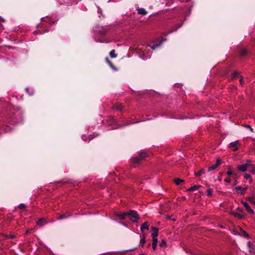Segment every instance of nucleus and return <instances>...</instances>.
<instances>
[{
    "label": "nucleus",
    "instance_id": "obj_23",
    "mask_svg": "<svg viewBox=\"0 0 255 255\" xmlns=\"http://www.w3.org/2000/svg\"><path fill=\"white\" fill-rule=\"evenodd\" d=\"M248 200L251 203H252L253 204H254V205H255V199H254L252 197H249L248 198Z\"/></svg>",
    "mask_w": 255,
    "mask_h": 255
},
{
    "label": "nucleus",
    "instance_id": "obj_29",
    "mask_svg": "<svg viewBox=\"0 0 255 255\" xmlns=\"http://www.w3.org/2000/svg\"><path fill=\"white\" fill-rule=\"evenodd\" d=\"M115 108L119 110H122L123 109V107L121 105H116Z\"/></svg>",
    "mask_w": 255,
    "mask_h": 255
},
{
    "label": "nucleus",
    "instance_id": "obj_20",
    "mask_svg": "<svg viewBox=\"0 0 255 255\" xmlns=\"http://www.w3.org/2000/svg\"><path fill=\"white\" fill-rule=\"evenodd\" d=\"M174 181L175 182V183L177 185H179L181 183H183L184 182V180H182V179H180L179 178H175L174 179Z\"/></svg>",
    "mask_w": 255,
    "mask_h": 255
},
{
    "label": "nucleus",
    "instance_id": "obj_39",
    "mask_svg": "<svg viewBox=\"0 0 255 255\" xmlns=\"http://www.w3.org/2000/svg\"><path fill=\"white\" fill-rule=\"evenodd\" d=\"M6 237L9 238H13V236L12 235H7Z\"/></svg>",
    "mask_w": 255,
    "mask_h": 255
},
{
    "label": "nucleus",
    "instance_id": "obj_41",
    "mask_svg": "<svg viewBox=\"0 0 255 255\" xmlns=\"http://www.w3.org/2000/svg\"><path fill=\"white\" fill-rule=\"evenodd\" d=\"M238 210L240 211H242V210H241L240 208H238Z\"/></svg>",
    "mask_w": 255,
    "mask_h": 255
},
{
    "label": "nucleus",
    "instance_id": "obj_33",
    "mask_svg": "<svg viewBox=\"0 0 255 255\" xmlns=\"http://www.w3.org/2000/svg\"><path fill=\"white\" fill-rule=\"evenodd\" d=\"M226 173L229 176H231V175H233V172L232 171H227Z\"/></svg>",
    "mask_w": 255,
    "mask_h": 255
},
{
    "label": "nucleus",
    "instance_id": "obj_44",
    "mask_svg": "<svg viewBox=\"0 0 255 255\" xmlns=\"http://www.w3.org/2000/svg\"><path fill=\"white\" fill-rule=\"evenodd\" d=\"M0 21H2V18H1V17L0 16Z\"/></svg>",
    "mask_w": 255,
    "mask_h": 255
},
{
    "label": "nucleus",
    "instance_id": "obj_4",
    "mask_svg": "<svg viewBox=\"0 0 255 255\" xmlns=\"http://www.w3.org/2000/svg\"><path fill=\"white\" fill-rule=\"evenodd\" d=\"M147 157V153L143 150L140 152L139 156L138 157H135L133 158V162L134 163H138L139 161L144 159Z\"/></svg>",
    "mask_w": 255,
    "mask_h": 255
},
{
    "label": "nucleus",
    "instance_id": "obj_15",
    "mask_svg": "<svg viewBox=\"0 0 255 255\" xmlns=\"http://www.w3.org/2000/svg\"><path fill=\"white\" fill-rule=\"evenodd\" d=\"M138 13L141 15H144L147 14V11L143 8H140L137 9Z\"/></svg>",
    "mask_w": 255,
    "mask_h": 255
},
{
    "label": "nucleus",
    "instance_id": "obj_10",
    "mask_svg": "<svg viewBox=\"0 0 255 255\" xmlns=\"http://www.w3.org/2000/svg\"><path fill=\"white\" fill-rule=\"evenodd\" d=\"M235 189L237 191H240L241 194L243 195L246 192V191L248 189V187H247V186L244 187V188L241 186H237L236 187Z\"/></svg>",
    "mask_w": 255,
    "mask_h": 255
},
{
    "label": "nucleus",
    "instance_id": "obj_19",
    "mask_svg": "<svg viewBox=\"0 0 255 255\" xmlns=\"http://www.w3.org/2000/svg\"><path fill=\"white\" fill-rule=\"evenodd\" d=\"M232 214L235 217H237L240 219H242L244 218V216L239 214V213H236V212H232Z\"/></svg>",
    "mask_w": 255,
    "mask_h": 255
},
{
    "label": "nucleus",
    "instance_id": "obj_45",
    "mask_svg": "<svg viewBox=\"0 0 255 255\" xmlns=\"http://www.w3.org/2000/svg\"><path fill=\"white\" fill-rule=\"evenodd\" d=\"M29 233V231H26V233Z\"/></svg>",
    "mask_w": 255,
    "mask_h": 255
},
{
    "label": "nucleus",
    "instance_id": "obj_12",
    "mask_svg": "<svg viewBox=\"0 0 255 255\" xmlns=\"http://www.w3.org/2000/svg\"><path fill=\"white\" fill-rule=\"evenodd\" d=\"M36 223L38 225L42 226L46 223V221L45 219L41 218L39 219Z\"/></svg>",
    "mask_w": 255,
    "mask_h": 255
},
{
    "label": "nucleus",
    "instance_id": "obj_27",
    "mask_svg": "<svg viewBox=\"0 0 255 255\" xmlns=\"http://www.w3.org/2000/svg\"><path fill=\"white\" fill-rule=\"evenodd\" d=\"M25 207L26 206L23 203H21L18 205V208L20 209H24V208H25Z\"/></svg>",
    "mask_w": 255,
    "mask_h": 255
},
{
    "label": "nucleus",
    "instance_id": "obj_5",
    "mask_svg": "<svg viewBox=\"0 0 255 255\" xmlns=\"http://www.w3.org/2000/svg\"><path fill=\"white\" fill-rule=\"evenodd\" d=\"M247 246L249 250V252L253 254L254 255H255V245L252 243L251 242H248L247 243Z\"/></svg>",
    "mask_w": 255,
    "mask_h": 255
},
{
    "label": "nucleus",
    "instance_id": "obj_42",
    "mask_svg": "<svg viewBox=\"0 0 255 255\" xmlns=\"http://www.w3.org/2000/svg\"><path fill=\"white\" fill-rule=\"evenodd\" d=\"M100 28V27H95V29H96V28ZM95 31H97V30H96V29H95Z\"/></svg>",
    "mask_w": 255,
    "mask_h": 255
},
{
    "label": "nucleus",
    "instance_id": "obj_24",
    "mask_svg": "<svg viewBox=\"0 0 255 255\" xmlns=\"http://www.w3.org/2000/svg\"><path fill=\"white\" fill-rule=\"evenodd\" d=\"M239 75V73L237 71L234 72L231 75L232 78L234 79L238 75Z\"/></svg>",
    "mask_w": 255,
    "mask_h": 255
},
{
    "label": "nucleus",
    "instance_id": "obj_2",
    "mask_svg": "<svg viewBox=\"0 0 255 255\" xmlns=\"http://www.w3.org/2000/svg\"><path fill=\"white\" fill-rule=\"evenodd\" d=\"M130 220L134 223H137L139 219V215L136 211L134 210H130L128 212V216Z\"/></svg>",
    "mask_w": 255,
    "mask_h": 255
},
{
    "label": "nucleus",
    "instance_id": "obj_32",
    "mask_svg": "<svg viewBox=\"0 0 255 255\" xmlns=\"http://www.w3.org/2000/svg\"><path fill=\"white\" fill-rule=\"evenodd\" d=\"M66 218V217H65L64 215H60L59 217H58L57 220H60L63 219L64 218Z\"/></svg>",
    "mask_w": 255,
    "mask_h": 255
},
{
    "label": "nucleus",
    "instance_id": "obj_43",
    "mask_svg": "<svg viewBox=\"0 0 255 255\" xmlns=\"http://www.w3.org/2000/svg\"><path fill=\"white\" fill-rule=\"evenodd\" d=\"M28 90H29V89H28V88H26V91H27V92H28Z\"/></svg>",
    "mask_w": 255,
    "mask_h": 255
},
{
    "label": "nucleus",
    "instance_id": "obj_25",
    "mask_svg": "<svg viewBox=\"0 0 255 255\" xmlns=\"http://www.w3.org/2000/svg\"><path fill=\"white\" fill-rule=\"evenodd\" d=\"M166 246V243L164 240H162L160 243V246L161 247H165Z\"/></svg>",
    "mask_w": 255,
    "mask_h": 255
},
{
    "label": "nucleus",
    "instance_id": "obj_40",
    "mask_svg": "<svg viewBox=\"0 0 255 255\" xmlns=\"http://www.w3.org/2000/svg\"><path fill=\"white\" fill-rule=\"evenodd\" d=\"M84 137H85V136H84V135H82V139H83V140H85V139L84 138Z\"/></svg>",
    "mask_w": 255,
    "mask_h": 255
},
{
    "label": "nucleus",
    "instance_id": "obj_1",
    "mask_svg": "<svg viewBox=\"0 0 255 255\" xmlns=\"http://www.w3.org/2000/svg\"><path fill=\"white\" fill-rule=\"evenodd\" d=\"M253 167V165L251 163V161L250 160H248L247 161L246 163L238 165L237 167V168L238 170L244 172H246L249 167Z\"/></svg>",
    "mask_w": 255,
    "mask_h": 255
},
{
    "label": "nucleus",
    "instance_id": "obj_36",
    "mask_svg": "<svg viewBox=\"0 0 255 255\" xmlns=\"http://www.w3.org/2000/svg\"><path fill=\"white\" fill-rule=\"evenodd\" d=\"M243 235L245 237H249V235L245 231H243Z\"/></svg>",
    "mask_w": 255,
    "mask_h": 255
},
{
    "label": "nucleus",
    "instance_id": "obj_7",
    "mask_svg": "<svg viewBox=\"0 0 255 255\" xmlns=\"http://www.w3.org/2000/svg\"><path fill=\"white\" fill-rule=\"evenodd\" d=\"M242 204L245 207L246 210L250 213H251L252 215L255 214L254 211L250 207V206L249 205L248 203L246 202H242Z\"/></svg>",
    "mask_w": 255,
    "mask_h": 255
},
{
    "label": "nucleus",
    "instance_id": "obj_22",
    "mask_svg": "<svg viewBox=\"0 0 255 255\" xmlns=\"http://www.w3.org/2000/svg\"><path fill=\"white\" fill-rule=\"evenodd\" d=\"M244 176H245V178L247 180H248V179L250 180V183H251L252 182L253 179H252V177H251V175L250 174H249L248 173H246V174H245Z\"/></svg>",
    "mask_w": 255,
    "mask_h": 255
},
{
    "label": "nucleus",
    "instance_id": "obj_18",
    "mask_svg": "<svg viewBox=\"0 0 255 255\" xmlns=\"http://www.w3.org/2000/svg\"><path fill=\"white\" fill-rule=\"evenodd\" d=\"M205 173V170L204 169H201L199 171L195 172L194 175L196 176H200L202 175V174H204Z\"/></svg>",
    "mask_w": 255,
    "mask_h": 255
},
{
    "label": "nucleus",
    "instance_id": "obj_13",
    "mask_svg": "<svg viewBox=\"0 0 255 255\" xmlns=\"http://www.w3.org/2000/svg\"><path fill=\"white\" fill-rule=\"evenodd\" d=\"M121 220H124L128 216V212L117 215Z\"/></svg>",
    "mask_w": 255,
    "mask_h": 255
},
{
    "label": "nucleus",
    "instance_id": "obj_35",
    "mask_svg": "<svg viewBox=\"0 0 255 255\" xmlns=\"http://www.w3.org/2000/svg\"><path fill=\"white\" fill-rule=\"evenodd\" d=\"M250 172H251L252 173H253V174H255V168L254 167L250 171Z\"/></svg>",
    "mask_w": 255,
    "mask_h": 255
},
{
    "label": "nucleus",
    "instance_id": "obj_31",
    "mask_svg": "<svg viewBox=\"0 0 255 255\" xmlns=\"http://www.w3.org/2000/svg\"><path fill=\"white\" fill-rule=\"evenodd\" d=\"M140 243L142 244V246H143V245L145 244V240L144 238H142L140 239Z\"/></svg>",
    "mask_w": 255,
    "mask_h": 255
},
{
    "label": "nucleus",
    "instance_id": "obj_30",
    "mask_svg": "<svg viewBox=\"0 0 255 255\" xmlns=\"http://www.w3.org/2000/svg\"><path fill=\"white\" fill-rule=\"evenodd\" d=\"M245 127L248 128H249L252 132H254V129L253 128L250 126V125H246L245 126Z\"/></svg>",
    "mask_w": 255,
    "mask_h": 255
},
{
    "label": "nucleus",
    "instance_id": "obj_6",
    "mask_svg": "<svg viewBox=\"0 0 255 255\" xmlns=\"http://www.w3.org/2000/svg\"><path fill=\"white\" fill-rule=\"evenodd\" d=\"M221 163L220 159L218 158L216 160V163L209 167L208 171H211L216 169L221 164Z\"/></svg>",
    "mask_w": 255,
    "mask_h": 255
},
{
    "label": "nucleus",
    "instance_id": "obj_17",
    "mask_svg": "<svg viewBox=\"0 0 255 255\" xmlns=\"http://www.w3.org/2000/svg\"><path fill=\"white\" fill-rule=\"evenodd\" d=\"M157 242H158L157 239H152V249L153 250H155L156 249Z\"/></svg>",
    "mask_w": 255,
    "mask_h": 255
},
{
    "label": "nucleus",
    "instance_id": "obj_21",
    "mask_svg": "<svg viewBox=\"0 0 255 255\" xmlns=\"http://www.w3.org/2000/svg\"><path fill=\"white\" fill-rule=\"evenodd\" d=\"M110 56L112 58H115L117 57V54H116V52H115V50H112L110 52Z\"/></svg>",
    "mask_w": 255,
    "mask_h": 255
},
{
    "label": "nucleus",
    "instance_id": "obj_46",
    "mask_svg": "<svg viewBox=\"0 0 255 255\" xmlns=\"http://www.w3.org/2000/svg\"><path fill=\"white\" fill-rule=\"evenodd\" d=\"M139 255H144V254H141Z\"/></svg>",
    "mask_w": 255,
    "mask_h": 255
},
{
    "label": "nucleus",
    "instance_id": "obj_8",
    "mask_svg": "<svg viewBox=\"0 0 255 255\" xmlns=\"http://www.w3.org/2000/svg\"><path fill=\"white\" fill-rule=\"evenodd\" d=\"M152 233L151 234V236L153 239H157V237L158 235V229L156 227L152 228Z\"/></svg>",
    "mask_w": 255,
    "mask_h": 255
},
{
    "label": "nucleus",
    "instance_id": "obj_3",
    "mask_svg": "<svg viewBox=\"0 0 255 255\" xmlns=\"http://www.w3.org/2000/svg\"><path fill=\"white\" fill-rule=\"evenodd\" d=\"M241 145V143L239 140H237L235 141L230 142L228 145V147L233 151H237L238 150V147Z\"/></svg>",
    "mask_w": 255,
    "mask_h": 255
},
{
    "label": "nucleus",
    "instance_id": "obj_38",
    "mask_svg": "<svg viewBox=\"0 0 255 255\" xmlns=\"http://www.w3.org/2000/svg\"><path fill=\"white\" fill-rule=\"evenodd\" d=\"M243 83V78L241 77V79H240V83L241 85H242Z\"/></svg>",
    "mask_w": 255,
    "mask_h": 255
},
{
    "label": "nucleus",
    "instance_id": "obj_9",
    "mask_svg": "<svg viewBox=\"0 0 255 255\" xmlns=\"http://www.w3.org/2000/svg\"><path fill=\"white\" fill-rule=\"evenodd\" d=\"M165 40V39H162L158 43L156 44H150L149 46L150 47L151 49L154 50L156 48L159 47L161 45L162 43Z\"/></svg>",
    "mask_w": 255,
    "mask_h": 255
},
{
    "label": "nucleus",
    "instance_id": "obj_37",
    "mask_svg": "<svg viewBox=\"0 0 255 255\" xmlns=\"http://www.w3.org/2000/svg\"><path fill=\"white\" fill-rule=\"evenodd\" d=\"M100 33L102 35H104L106 33V31L105 30H102L101 32H100Z\"/></svg>",
    "mask_w": 255,
    "mask_h": 255
},
{
    "label": "nucleus",
    "instance_id": "obj_28",
    "mask_svg": "<svg viewBox=\"0 0 255 255\" xmlns=\"http://www.w3.org/2000/svg\"><path fill=\"white\" fill-rule=\"evenodd\" d=\"M247 53V51L246 49H243L241 52V56H244L246 55Z\"/></svg>",
    "mask_w": 255,
    "mask_h": 255
},
{
    "label": "nucleus",
    "instance_id": "obj_26",
    "mask_svg": "<svg viewBox=\"0 0 255 255\" xmlns=\"http://www.w3.org/2000/svg\"><path fill=\"white\" fill-rule=\"evenodd\" d=\"M206 192H207V195L208 196H211L212 194V190L210 188L208 189Z\"/></svg>",
    "mask_w": 255,
    "mask_h": 255
},
{
    "label": "nucleus",
    "instance_id": "obj_14",
    "mask_svg": "<svg viewBox=\"0 0 255 255\" xmlns=\"http://www.w3.org/2000/svg\"><path fill=\"white\" fill-rule=\"evenodd\" d=\"M200 185H194L193 186L191 187L190 188L187 189L188 191H193L199 189L200 188Z\"/></svg>",
    "mask_w": 255,
    "mask_h": 255
},
{
    "label": "nucleus",
    "instance_id": "obj_11",
    "mask_svg": "<svg viewBox=\"0 0 255 255\" xmlns=\"http://www.w3.org/2000/svg\"><path fill=\"white\" fill-rule=\"evenodd\" d=\"M149 226V224L148 222H144L143 224L141 225L140 227V230L142 232H144V230H148V228Z\"/></svg>",
    "mask_w": 255,
    "mask_h": 255
},
{
    "label": "nucleus",
    "instance_id": "obj_34",
    "mask_svg": "<svg viewBox=\"0 0 255 255\" xmlns=\"http://www.w3.org/2000/svg\"><path fill=\"white\" fill-rule=\"evenodd\" d=\"M225 182L227 183H230L231 182V180L230 178H226L225 179Z\"/></svg>",
    "mask_w": 255,
    "mask_h": 255
},
{
    "label": "nucleus",
    "instance_id": "obj_16",
    "mask_svg": "<svg viewBox=\"0 0 255 255\" xmlns=\"http://www.w3.org/2000/svg\"><path fill=\"white\" fill-rule=\"evenodd\" d=\"M182 24H179L178 25H176L174 28H172V29H171V30H170L169 31V32H168L167 34H169V33H172V32H173L174 31H176L178 28L181 27L182 26Z\"/></svg>",
    "mask_w": 255,
    "mask_h": 255
}]
</instances>
